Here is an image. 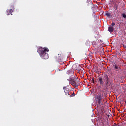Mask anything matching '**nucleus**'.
<instances>
[{"mask_svg": "<svg viewBox=\"0 0 126 126\" xmlns=\"http://www.w3.org/2000/svg\"><path fill=\"white\" fill-rule=\"evenodd\" d=\"M49 51V49L46 47H39L37 50V52L39 54L41 58L44 60H47V59L49 58V54L47 53Z\"/></svg>", "mask_w": 126, "mask_h": 126, "instance_id": "f257e3e1", "label": "nucleus"}, {"mask_svg": "<svg viewBox=\"0 0 126 126\" xmlns=\"http://www.w3.org/2000/svg\"><path fill=\"white\" fill-rule=\"evenodd\" d=\"M95 99L96 100V102H97L98 104L100 105V104L102 103L103 99H104V94L101 93H98L95 97Z\"/></svg>", "mask_w": 126, "mask_h": 126, "instance_id": "f03ea898", "label": "nucleus"}, {"mask_svg": "<svg viewBox=\"0 0 126 126\" xmlns=\"http://www.w3.org/2000/svg\"><path fill=\"white\" fill-rule=\"evenodd\" d=\"M104 79L105 80L106 85H108V84L110 83V79H109V77H108V75H104Z\"/></svg>", "mask_w": 126, "mask_h": 126, "instance_id": "7ed1b4c3", "label": "nucleus"}, {"mask_svg": "<svg viewBox=\"0 0 126 126\" xmlns=\"http://www.w3.org/2000/svg\"><path fill=\"white\" fill-rule=\"evenodd\" d=\"M71 85L73 86H74L76 88H77L78 87V85H79L80 83L78 82H76L75 81H74L73 82H71L70 83Z\"/></svg>", "mask_w": 126, "mask_h": 126, "instance_id": "20e7f679", "label": "nucleus"}, {"mask_svg": "<svg viewBox=\"0 0 126 126\" xmlns=\"http://www.w3.org/2000/svg\"><path fill=\"white\" fill-rule=\"evenodd\" d=\"M12 12H13V9H11L10 10H7L6 13L7 15H9L10 14L12 15Z\"/></svg>", "mask_w": 126, "mask_h": 126, "instance_id": "39448f33", "label": "nucleus"}, {"mask_svg": "<svg viewBox=\"0 0 126 126\" xmlns=\"http://www.w3.org/2000/svg\"><path fill=\"white\" fill-rule=\"evenodd\" d=\"M64 92L65 93V95H66L67 96H68V95H70V94H69V88L65 87Z\"/></svg>", "mask_w": 126, "mask_h": 126, "instance_id": "423d86ee", "label": "nucleus"}, {"mask_svg": "<svg viewBox=\"0 0 126 126\" xmlns=\"http://www.w3.org/2000/svg\"><path fill=\"white\" fill-rule=\"evenodd\" d=\"M98 82L100 83L101 85H103V84H104V82L103 81V78L99 77L98 78Z\"/></svg>", "mask_w": 126, "mask_h": 126, "instance_id": "0eeeda50", "label": "nucleus"}, {"mask_svg": "<svg viewBox=\"0 0 126 126\" xmlns=\"http://www.w3.org/2000/svg\"><path fill=\"white\" fill-rule=\"evenodd\" d=\"M118 5L119 6V8H124L125 7V4H124V2H121L119 4H118Z\"/></svg>", "mask_w": 126, "mask_h": 126, "instance_id": "6e6552de", "label": "nucleus"}, {"mask_svg": "<svg viewBox=\"0 0 126 126\" xmlns=\"http://www.w3.org/2000/svg\"><path fill=\"white\" fill-rule=\"evenodd\" d=\"M108 31L109 32H113L114 31V27L113 26H110L108 28Z\"/></svg>", "mask_w": 126, "mask_h": 126, "instance_id": "1a4fd4ad", "label": "nucleus"}, {"mask_svg": "<svg viewBox=\"0 0 126 126\" xmlns=\"http://www.w3.org/2000/svg\"><path fill=\"white\" fill-rule=\"evenodd\" d=\"M105 15L106 16H107V17H109V18H110V17H112V15L111 14V13L106 12L105 13Z\"/></svg>", "mask_w": 126, "mask_h": 126, "instance_id": "9d476101", "label": "nucleus"}, {"mask_svg": "<svg viewBox=\"0 0 126 126\" xmlns=\"http://www.w3.org/2000/svg\"><path fill=\"white\" fill-rule=\"evenodd\" d=\"M119 7V4H117L116 3L114 4V8L115 10H117Z\"/></svg>", "mask_w": 126, "mask_h": 126, "instance_id": "9b49d317", "label": "nucleus"}, {"mask_svg": "<svg viewBox=\"0 0 126 126\" xmlns=\"http://www.w3.org/2000/svg\"><path fill=\"white\" fill-rule=\"evenodd\" d=\"M72 68L73 69H74V70H76L77 69V67H76V65L74 64L72 66Z\"/></svg>", "mask_w": 126, "mask_h": 126, "instance_id": "f8f14e48", "label": "nucleus"}, {"mask_svg": "<svg viewBox=\"0 0 126 126\" xmlns=\"http://www.w3.org/2000/svg\"><path fill=\"white\" fill-rule=\"evenodd\" d=\"M115 69H116V70H119V68H120V67H119V66L118 65H115L114 66Z\"/></svg>", "mask_w": 126, "mask_h": 126, "instance_id": "ddd939ff", "label": "nucleus"}, {"mask_svg": "<svg viewBox=\"0 0 126 126\" xmlns=\"http://www.w3.org/2000/svg\"><path fill=\"white\" fill-rule=\"evenodd\" d=\"M94 80H95V78H93L92 80L91 81V82L92 83H95V81Z\"/></svg>", "mask_w": 126, "mask_h": 126, "instance_id": "4468645a", "label": "nucleus"}, {"mask_svg": "<svg viewBox=\"0 0 126 126\" xmlns=\"http://www.w3.org/2000/svg\"><path fill=\"white\" fill-rule=\"evenodd\" d=\"M121 16H122V17H123V18H126V15L125 13H123Z\"/></svg>", "mask_w": 126, "mask_h": 126, "instance_id": "2eb2a0df", "label": "nucleus"}, {"mask_svg": "<svg viewBox=\"0 0 126 126\" xmlns=\"http://www.w3.org/2000/svg\"><path fill=\"white\" fill-rule=\"evenodd\" d=\"M69 81H70V83H71V82H72L73 81H75V80H74V79H73V78H70Z\"/></svg>", "mask_w": 126, "mask_h": 126, "instance_id": "dca6fc26", "label": "nucleus"}, {"mask_svg": "<svg viewBox=\"0 0 126 126\" xmlns=\"http://www.w3.org/2000/svg\"><path fill=\"white\" fill-rule=\"evenodd\" d=\"M70 97H74L75 96V94L74 93H72L71 94H70Z\"/></svg>", "mask_w": 126, "mask_h": 126, "instance_id": "f3484780", "label": "nucleus"}, {"mask_svg": "<svg viewBox=\"0 0 126 126\" xmlns=\"http://www.w3.org/2000/svg\"><path fill=\"white\" fill-rule=\"evenodd\" d=\"M90 42L89 41H87L86 42V43H85V44H86V45H89V44H90Z\"/></svg>", "mask_w": 126, "mask_h": 126, "instance_id": "a211bd4d", "label": "nucleus"}, {"mask_svg": "<svg viewBox=\"0 0 126 126\" xmlns=\"http://www.w3.org/2000/svg\"><path fill=\"white\" fill-rule=\"evenodd\" d=\"M115 23H114V22H112V23H111V25H112V26H114V25H115Z\"/></svg>", "mask_w": 126, "mask_h": 126, "instance_id": "6ab92c4d", "label": "nucleus"}, {"mask_svg": "<svg viewBox=\"0 0 126 126\" xmlns=\"http://www.w3.org/2000/svg\"><path fill=\"white\" fill-rule=\"evenodd\" d=\"M122 46H123V48H126V45L122 44Z\"/></svg>", "mask_w": 126, "mask_h": 126, "instance_id": "aec40b11", "label": "nucleus"}, {"mask_svg": "<svg viewBox=\"0 0 126 126\" xmlns=\"http://www.w3.org/2000/svg\"><path fill=\"white\" fill-rule=\"evenodd\" d=\"M125 103H126V100H125Z\"/></svg>", "mask_w": 126, "mask_h": 126, "instance_id": "412c9836", "label": "nucleus"}, {"mask_svg": "<svg viewBox=\"0 0 126 126\" xmlns=\"http://www.w3.org/2000/svg\"><path fill=\"white\" fill-rule=\"evenodd\" d=\"M91 5H92V3H91Z\"/></svg>", "mask_w": 126, "mask_h": 126, "instance_id": "4be33fe9", "label": "nucleus"}]
</instances>
